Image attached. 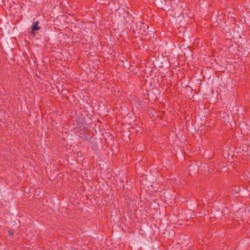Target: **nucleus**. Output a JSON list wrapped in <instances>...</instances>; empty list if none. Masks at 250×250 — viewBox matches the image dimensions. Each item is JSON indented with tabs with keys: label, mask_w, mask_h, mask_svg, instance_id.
Here are the masks:
<instances>
[{
	"label": "nucleus",
	"mask_w": 250,
	"mask_h": 250,
	"mask_svg": "<svg viewBox=\"0 0 250 250\" xmlns=\"http://www.w3.org/2000/svg\"><path fill=\"white\" fill-rule=\"evenodd\" d=\"M156 1L160 8L167 11V15L175 17L180 12L178 0H156Z\"/></svg>",
	"instance_id": "f257e3e1"
},
{
	"label": "nucleus",
	"mask_w": 250,
	"mask_h": 250,
	"mask_svg": "<svg viewBox=\"0 0 250 250\" xmlns=\"http://www.w3.org/2000/svg\"><path fill=\"white\" fill-rule=\"evenodd\" d=\"M142 241L146 244V246L151 245L153 239L156 238L154 228L152 226H145L140 231Z\"/></svg>",
	"instance_id": "f03ea898"
},
{
	"label": "nucleus",
	"mask_w": 250,
	"mask_h": 250,
	"mask_svg": "<svg viewBox=\"0 0 250 250\" xmlns=\"http://www.w3.org/2000/svg\"><path fill=\"white\" fill-rule=\"evenodd\" d=\"M136 31L142 36L143 39L146 40H150L154 37L153 30L149 28L148 26L145 23L136 25Z\"/></svg>",
	"instance_id": "7ed1b4c3"
},
{
	"label": "nucleus",
	"mask_w": 250,
	"mask_h": 250,
	"mask_svg": "<svg viewBox=\"0 0 250 250\" xmlns=\"http://www.w3.org/2000/svg\"><path fill=\"white\" fill-rule=\"evenodd\" d=\"M181 9H180V13L175 17H171L172 21L179 28H186L188 25V23L191 22V18L187 15H184L183 13H181Z\"/></svg>",
	"instance_id": "20e7f679"
},
{
	"label": "nucleus",
	"mask_w": 250,
	"mask_h": 250,
	"mask_svg": "<svg viewBox=\"0 0 250 250\" xmlns=\"http://www.w3.org/2000/svg\"><path fill=\"white\" fill-rule=\"evenodd\" d=\"M229 215V209L226 207H222L217 209L214 214L213 217L210 218L211 222H214L215 219H223L227 218Z\"/></svg>",
	"instance_id": "39448f33"
},
{
	"label": "nucleus",
	"mask_w": 250,
	"mask_h": 250,
	"mask_svg": "<svg viewBox=\"0 0 250 250\" xmlns=\"http://www.w3.org/2000/svg\"><path fill=\"white\" fill-rule=\"evenodd\" d=\"M240 31L239 26L235 23H232L230 25L226 26L227 33L230 34V35H237Z\"/></svg>",
	"instance_id": "423d86ee"
},
{
	"label": "nucleus",
	"mask_w": 250,
	"mask_h": 250,
	"mask_svg": "<svg viewBox=\"0 0 250 250\" xmlns=\"http://www.w3.org/2000/svg\"><path fill=\"white\" fill-rule=\"evenodd\" d=\"M173 213L176 216V217H173V218H171V221H172L176 225L178 226L183 224L184 221L182 219L178 218V217H180L181 210L180 209H176V211H174Z\"/></svg>",
	"instance_id": "0eeeda50"
},
{
	"label": "nucleus",
	"mask_w": 250,
	"mask_h": 250,
	"mask_svg": "<svg viewBox=\"0 0 250 250\" xmlns=\"http://www.w3.org/2000/svg\"><path fill=\"white\" fill-rule=\"evenodd\" d=\"M159 94V90L156 88H152L151 91L148 92L147 97L149 101H155L157 99V95Z\"/></svg>",
	"instance_id": "6e6552de"
},
{
	"label": "nucleus",
	"mask_w": 250,
	"mask_h": 250,
	"mask_svg": "<svg viewBox=\"0 0 250 250\" xmlns=\"http://www.w3.org/2000/svg\"><path fill=\"white\" fill-rule=\"evenodd\" d=\"M189 174L192 176H196L198 174V168L196 165L191 164L188 167Z\"/></svg>",
	"instance_id": "1a4fd4ad"
},
{
	"label": "nucleus",
	"mask_w": 250,
	"mask_h": 250,
	"mask_svg": "<svg viewBox=\"0 0 250 250\" xmlns=\"http://www.w3.org/2000/svg\"><path fill=\"white\" fill-rule=\"evenodd\" d=\"M164 60H166L164 57L156 58L154 63L155 65L160 68H163L167 65V64L163 63Z\"/></svg>",
	"instance_id": "9d476101"
},
{
	"label": "nucleus",
	"mask_w": 250,
	"mask_h": 250,
	"mask_svg": "<svg viewBox=\"0 0 250 250\" xmlns=\"http://www.w3.org/2000/svg\"><path fill=\"white\" fill-rule=\"evenodd\" d=\"M238 45L236 43L231 44L230 46H228V51L231 54H235L237 50Z\"/></svg>",
	"instance_id": "9b49d317"
},
{
	"label": "nucleus",
	"mask_w": 250,
	"mask_h": 250,
	"mask_svg": "<svg viewBox=\"0 0 250 250\" xmlns=\"http://www.w3.org/2000/svg\"><path fill=\"white\" fill-rule=\"evenodd\" d=\"M241 21H244L248 26H250V15L248 11L245 16L241 18Z\"/></svg>",
	"instance_id": "f8f14e48"
},
{
	"label": "nucleus",
	"mask_w": 250,
	"mask_h": 250,
	"mask_svg": "<svg viewBox=\"0 0 250 250\" xmlns=\"http://www.w3.org/2000/svg\"><path fill=\"white\" fill-rule=\"evenodd\" d=\"M232 190L234 192L233 195L234 196H235V197L239 196L238 194H239V193L241 191V188H240V187L239 186H235V187H233V188L232 189Z\"/></svg>",
	"instance_id": "ddd939ff"
},
{
	"label": "nucleus",
	"mask_w": 250,
	"mask_h": 250,
	"mask_svg": "<svg viewBox=\"0 0 250 250\" xmlns=\"http://www.w3.org/2000/svg\"><path fill=\"white\" fill-rule=\"evenodd\" d=\"M39 22L36 21L32 26V32H34L35 31H37L40 29V27L38 26Z\"/></svg>",
	"instance_id": "4468645a"
},
{
	"label": "nucleus",
	"mask_w": 250,
	"mask_h": 250,
	"mask_svg": "<svg viewBox=\"0 0 250 250\" xmlns=\"http://www.w3.org/2000/svg\"><path fill=\"white\" fill-rule=\"evenodd\" d=\"M116 13L117 14L118 13L119 14V16H121V15H123L124 16V15L125 14V12L124 10H122L121 9H117L116 11Z\"/></svg>",
	"instance_id": "2eb2a0df"
},
{
	"label": "nucleus",
	"mask_w": 250,
	"mask_h": 250,
	"mask_svg": "<svg viewBox=\"0 0 250 250\" xmlns=\"http://www.w3.org/2000/svg\"><path fill=\"white\" fill-rule=\"evenodd\" d=\"M155 205L154 204H153L152 203H150L149 205V208H150V210H149V213H152V214H154V212H155V208H153V210H152V209H151V208L153 207V206H154Z\"/></svg>",
	"instance_id": "dca6fc26"
},
{
	"label": "nucleus",
	"mask_w": 250,
	"mask_h": 250,
	"mask_svg": "<svg viewBox=\"0 0 250 250\" xmlns=\"http://www.w3.org/2000/svg\"><path fill=\"white\" fill-rule=\"evenodd\" d=\"M8 233L9 234V235H10L11 236H13V234H14V230H11V229H9V231H8Z\"/></svg>",
	"instance_id": "f3484780"
},
{
	"label": "nucleus",
	"mask_w": 250,
	"mask_h": 250,
	"mask_svg": "<svg viewBox=\"0 0 250 250\" xmlns=\"http://www.w3.org/2000/svg\"><path fill=\"white\" fill-rule=\"evenodd\" d=\"M125 65H126V67H128V66H131V65L130 64L128 65L127 63L125 64Z\"/></svg>",
	"instance_id": "a211bd4d"
},
{
	"label": "nucleus",
	"mask_w": 250,
	"mask_h": 250,
	"mask_svg": "<svg viewBox=\"0 0 250 250\" xmlns=\"http://www.w3.org/2000/svg\"><path fill=\"white\" fill-rule=\"evenodd\" d=\"M249 232L248 234H249V236L250 237V230L249 229Z\"/></svg>",
	"instance_id": "6ab92c4d"
},
{
	"label": "nucleus",
	"mask_w": 250,
	"mask_h": 250,
	"mask_svg": "<svg viewBox=\"0 0 250 250\" xmlns=\"http://www.w3.org/2000/svg\"><path fill=\"white\" fill-rule=\"evenodd\" d=\"M163 233H164V234H167V232L165 231L163 232Z\"/></svg>",
	"instance_id": "aec40b11"
},
{
	"label": "nucleus",
	"mask_w": 250,
	"mask_h": 250,
	"mask_svg": "<svg viewBox=\"0 0 250 250\" xmlns=\"http://www.w3.org/2000/svg\"><path fill=\"white\" fill-rule=\"evenodd\" d=\"M248 12H249V14H250V10H249V11H248Z\"/></svg>",
	"instance_id": "412c9836"
}]
</instances>
